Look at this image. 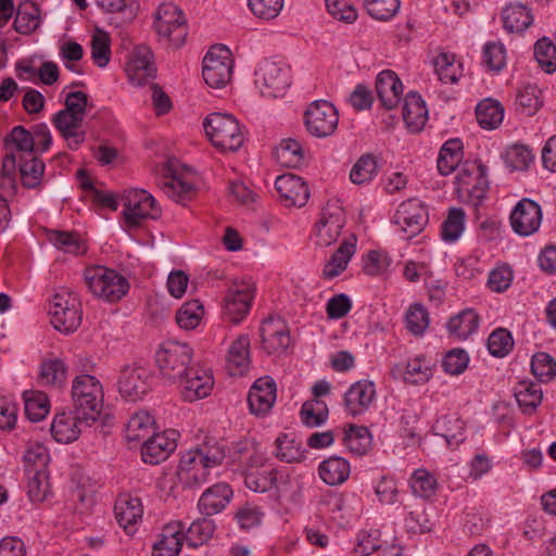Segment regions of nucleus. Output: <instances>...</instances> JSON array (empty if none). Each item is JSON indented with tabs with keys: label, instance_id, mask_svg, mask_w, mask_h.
<instances>
[{
	"label": "nucleus",
	"instance_id": "obj_39",
	"mask_svg": "<svg viewBox=\"0 0 556 556\" xmlns=\"http://www.w3.org/2000/svg\"><path fill=\"white\" fill-rule=\"evenodd\" d=\"M516 401L523 414L532 415L543 399L540 384L531 381H520L515 388Z\"/></svg>",
	"mask_w": 556,
	"mask_h": 556
},
{
	"label": "nucleus",
	"instance_id": "obj_61",
	"mask_svg": "<svg viewBox=\"0 0 556 556\" xmlns=\"http://www.w3.org/2000/svg\"><path fill=\"white\" fill-rule=\"evenodd\" d=\"M215 531V523L212 519L201 518L193 521L186 534L187 542L192 547L206 543Z\"/></svg>",
	"mask_w": 556,
	"mask_h": 556
},
{
	"label": "nucleus",
	"instance_id": "obj_7",
	"mask_svg": "<svg viewBox=\"0 0 556 556\" xmlns=\"http://www.w3.org/2000/svg\"><path fill=\"white\" fill-rule=\"evenodd\" d=\"M254 75V83L264 98L282 97L291 85V67L280 60L264 59Z\"/></svg>",
	"mask_w": 556,
	"mask_h": 556
},
{
	"label": "nucleus",
	"instance_id": "obj_17",
	"mask_svg": "<svg viewBox=\"0 0 556 556\" xmlns=\"http://www.w3.org/2000/svg\"><path fill=\"white\" fill-rule=\"evenodd\" d=\"M177 431L172 429L153 433L142 444V460L147 464L156 465L167 459L177 447Z\"/></svg>",
	"mask_w": 556,
	"mask_h": 556
},
{
	"label": "nucleus",
	"instance_id": "obj_6",
	"mask_svg": "<svg viewBox=\"0 0 556 556\" xmlns=\"http://www.w3.org/2000/svg\"><path fill=\"white\" fill-rule=\"evenodd\" d=\"M488 167L480 162L466 163L456 176L459 199L478 208L486 197L489 180Z\"/></svg>",
	"mask_w": 556,
	"mask_h": 556
},
{
	"label": "nucleus",
	"instance_id": "obj_20",
	"mask_svg": "<svg viewBox=\"0 0 556 556\" xmlns=\"http://www.w3.org/2000/svg\"><path fill=\"white\" fill-rule=\"evenodd\" d=\"M179 382L182 386L181 395L187 402L206 397L214 386L211 372L194 366L189 368V374Z\"/></svg>",
	"mask_w": 556,
	"mask_h": 556
},
{
	"label": "nucleus",
	"instance_id": "obj_27",
	"mask_svg": "<svg viewBox=\"0 0 556 556\" xmlns=\"http://www.w3.org/2000/svg\"><path fill=\"white\" fill-rule=\"evenodd\" d=\"M153 53L144 46L135 49L126 71L131 81L143 85L148 79L155 77V67L152 62Z\"/></svg>",
	"mask_w": 556,
	"mask_h": 556
},
{
	"label": "nucleus",
	"instance_id": "obj_11",
	"mask_svg": "<svg viewBox=\"0 0 556 556\" xmlns=\"http://www.w3.org/2000/svg\"><path fill=\"white\" fill-rule=\"evenodd\" d=\"M49 313L53 327L60 332L71 333L80 326V303L73 294H55L50 303Z\"/></svg>",
	"mask_w": 556,
	"mask_h": 556
},
{
	"label": "nucleus",
	"instance_id": "obj_31",
	"mask_svg": "<svg viewBox=\"0 0 556 556\" xmlns=\"http://www.w3.org/2000/svg\"><path fill=\"white\" fill-rule=\"evenodd\" d=\"M391 374L412 384L424 383L431 377V367L425 357H416L406 364H396Z\"/></svg>",
	"mask_w": 556,
	"mask_h": 556
},
{
	"label": "nucleus",
	"instance_id": "obj_24",
	"mask_svg": "<svg viewBox=\"0 0 556 556\" xmlns=\"http://www.w3.org/2000/svg\"><path fill=\"white\" fill-rule=\"evenodd\" d=\"M262 346L268 354L283 352L290 344V333L281 319L267 318L261 329Z\"/></svg>",
	"mask_w": 556,
	"mask_h": 556
},
{
	"label": "nucleus",
	"instance_id": "obj_32",
	"mask_svg": "<svg viewBox=\"0 0 556 556\" xmlns=\"http://www.w3.org/2000/svg\"><path fill=\"white\" fill-rule=\"evenodd\" d=\"M114 511L119 526L127 528L141 519L143 508L139 497L123 492L115 501Z\"/></svg>",
	"mask_w": 556,
	"mask_h": 556
},
{
	"label": "nucleus",
	"instance_id": "obj_42",
	"mask_svg": "<svg viewBox=\"0 0 556 556\" xmlns=\"http://www.w3.org/2000/svg\"><path fill=\"white\" fill-rule=\"evenodd\" d=\"M274 155L277 162L285 167H300L305 163V152L302 144L292 139H283L276 147Z\"/></svg>",
	"mask_w": 556,
	"mask_h": 556
},
{
	"label": "nucleus",
	"instance_id": "obj_47",
	"mask_svg": "<svg viewBox=\"0 0 556 556\" xmlns=\"http://www.w3.org/2000/svg\"><path fill=\"white\" fill-rule=\"evenodd\" d=\"M96 3L106 13L114 14L118 20L116 24L130 23L139 10L137 0H96Z\"/></svg>",
	"mask_w": 556,
	"mask_h": 556
},
{
	"label": "nucleus",
	"instance_id": "obj_34",
	"mask_svg": "<svg viewBox=\"0 0 556 556\" xmlns=\"http://www.w3.org/2000/svg\"><path fill=\"white\" fill-rule=\"evenodd\" d=\"M228 367L231 375H243L250 367V338L239 336L230 345L228 352Z\"/></svg>",
	"mask_w": 556,
	"mask_h": 556
},
{
	"label": "nucleus",
	"instance_id": "obj_48",
	"mask_svg": "<svg viewBox=\"0 0 556 556\" xmlns=\"http://www.w3.org/2000/svg\"><path fill=\"white\" fill-rule=\"evenodd\" d=\"M371 434L364 426L351 425L343 432V444L355 455H365L371 447Z\"/></svg>",
	"mask_w": 556,
	"mask_h": 556
},
{
	"label": "nucleus",
	"instance_id": "obj_2",
	"mask_svg": "<svg viewBox=\"0 0 556 556\" xmlns=\"http://www.w3.org/2000/svg\"><path fill=\"white\" fill-rule=\"evenodd\" d=\"M104 392L98 378L83 374L72 382L73 406L78 418L97 422L103 408Z\"/></svg>",
	"mask_w": 556,
	"mask_h": 556
},
{
	"label": "nucleus",
	"instance_id": "obj_59",
	"mask_svg": "<svg viewBox=\"0 0 556 556\" xmlns=\"http://www.w3.org/2000/svg\"><path fill=\"white\" fill-rule=\"evenodd\" d=\"M506 49L500 41H489L483 47L482 64L492 72H501L506 65Z\"/></svg>",
	"mask_w": 556,
	"mask_h": 556
},
{
	"label": "nucleus",
	"instance_id": "obj_51",
	"mask_svg": "<svg viewBox=\"0 0 556 556\" xmlns=\"http://www.w3.org/2000/svg\"><path fill=\"white\" fill-rule=\"evenodd\" d=\"M49 240L56 249L65 253L80 255L87 250L80 236L74 231L52 230L49 233Z\"/></svg>",
	"mask_w": 556,
	"mask_h": 556
},
{
	"label": "nucleus",
	"instance_id": "obj_26",
	"mask_svg": "<svg viewBox=\"0 0 556 556\" xmlns=\"http://www.w3.org/2000/svg\"><path fill=\"white\" fill-rule=\"evenodd\" d=\"M83 121L84 117L63 110L55 113L51 119L53 126L66 140L67 147L71 150H77L85 141L86 134L81 130Z\"/></svg>",
	"mask_w": 556,
	"mask_h": 556
},
{
	"label": "nucleus",
	"instance_id": "obj_12",
	"mask_svg": "<svg viewBox=\"0 0 556 556\" xmlns=\"http://www.w3.org/2000/svg\"><path fill=\"white\" fill-rule=\"evenodd\" d=\"M230 50L223 46H213L203 59L202 76L212 88H223L230 80L232 60Z\"/></svg>",
	"mask_w": 556,
	"mask_h": 556
},
{
	"label": "nucleus",
	"instance_id": "obj_49",
	"mask_svg": "<svg viewBox=\"0 0 556 556\" xmlns=\"http://www.w3.org/2000/svg\"><path fill=\"white\" fill-rule=\"evenodd\" d=\"M40 24L39 8L30 1L21 3L17 8L13 26L22 35L35 31Z\"/></svg>",
	"mask_w": 556,
	"mask_h": 556
},
{
	"label": "nucleus",
	"instance_id": "obj_55",
	"mask_svg": "<svg viewBox=\"0 0 556 556\" xmlns=\"http://www.w3.org/2000/svg\"><path fill=\"white\" fill-rule=\"evenodd\" d=\"M203 316V305L198 300H191L181 305L176 313L177 325L186 330L194 329Z\"/></svg>",
	"mask_w": 556,
	"mask_h": 556
},
{
	"label": "nucleus",
	"instance_id": "obj_5",
	"mask_svg": "<svg viewBox=\"0 0 556 556\" xmlns=\"http://www.w3.org/2000/svg\"><path fill=\"white\" fill-rule=\"evenodd\" d=\"M203 128L213 146L220 150L237 151L244 142L239 122L230 114H208L203 122Z\"/></svg>",
	"mask_w": 556,
	"mask_h": 556
},
{
	"label": "nucleus",
	"instance_id": "obj_44",
	"mask_svg": "<svg viewBox=\"0 0 556 556\" xmlns=\"http://www.w3.org/2000/svg\"><path fill=\"white\" fill-rule=\"evenodd\" d=\"M463 157V142L458 138L447 140L440 149L437 167L441 175H450Z\"/></svg>",
	"mask_w": 556,
	"mask_h": 556
},
{
	"label": "nucleus",
	"instance_id": "obj_8",
	"mask_svg": "<svg viewBox=\"0 0 556 556\" xmlns=\"http://www.w3.org/2000/svg\"><path fill=\"white\" fill-rule=\"evenodd\" d=\"M154 28L174 48H180L188 34L184 12L174 3L161 4L155 14Z\"/></svg>",
	"mask_w": 556,
	"mask_h": 556
},
{
	"label": "nucleus",
	"instance_id": "obj_10",
	"mask_svg": "<svg viewBox=\"0 0 556 556\" xmlns=\"http://www.w3.org/2000/svg\"><path fill=\"white\" fill-rule=\"evenodd\" d=\"M339 123V113L336 106L326 100L312 102L304 113V124L307 131L317 138L331 136Z\"/></svg>",
	"mask_w": 556,
	"mask_h": 556
},
{
	"label": "nucleus",
	"instance_id": "obj_62",
	"mask_svg": "<svg viewBox=\"0 0 556 556\" xmlns=\"http://www.w3.org/2000/svg\"><path fill=\"white\" fill-rule=\"evenodd\" d=\"M534 56L540 67L547 74L556 71V46L547 37H543L535 42Z\"/></svg>",
	"mask_w": 556,
	"mask_h": 556
},
{
	"label": "nucleus",
	"instance_id": "obj_16",
	"mask_svg": "<svg viewBox=\"0 0 556 556\" xmlns=\"http://www.w3.org/2000/svg\"><path fill=\"white\" fill-rule=\"evenodd\" d=\"M149 371L142 366L127 365L122 368L117 381L121 396L126 401L136 402L149 391Z\"/></svg>",
	"mask_w": 556,
	"mask_h": 556
},
{
	"label": "nucleus",
	"instance_id": "obj_4",
	"mask_svg": "<svg viewBox=\"0 0 556 556\" xmlns=\"http://www.w3.org/2000/svg\"><path fill=\"white\" fill-rule=\"evenodd\" d=\"M84 279L92 294L111 303L119 301L129 290V282L122 274L104 266L86 268Z\"/></svg>",
	"mask_w": 556,
	"mask_h": 556
},
{
	"label": "nucleus",
	"instance_id": "obj_13",
	"mask_svg": "<svg viewBox=\"0 0 556 556\" xmlns=\"http://www.w3.org/2000/svg\"><path fill=\"white\" fill-rule=\"evenodd\" d=\"M428 220L426 205L417 198L402 202L393 216V223L405 233V239H410L420 233Z\"/></svg>",
	"mask_w": 556,
	"mask_h": 556
},
{
	"label": "nucleus",
	"instance_id": "obj_22",
	"mask_svg": "<svg viewBox=\"0 0 556 556\" xmlns=\"http://www.w3.org/2000/svg\"><path fill=\"white\" fill-rule=\"evenodd\" d=\"M376 396L374 382L359 380L353 383L344 394V406L346 412L356 417L369 409Z\"/></svg>",
	"mask_w": 556,
	"mask_h": 556
},
{
	"label": "nucleus",
	"instance_id": "obj_21",
	"mask_svg": "<svg viewBox=\"0 0 556 556\" xmlns=\"http://www.w3.org/2000/svg\"><path fill=\"white\" fill-rule=\"evenodd\" d=\"M94 421H84L78 418V414L72 413L58 414L51 425V433L55 441L60 443H71L76 441L85 428L93 426Z\"/></svg>",
	"mask_w": 556,
	"mask_h": 556
},
{
	"label": "nucleus",
	"instance_id": "obj_53",
	"mask_svg": "<svg viewBox=\"0 0 556 556\" xmlns=\"http://www.w3.org/2000/svg\"><path fill=\"white\" fill-rule=\"evenodd\" d=\"M434 71L443 84H454L460 76V64L455 63V56L448 53H440L433 60Z\"/></svg>",
	"mask_w": 556,
	"mask_h": 556
},
{
	"label": "nucleus",
	"instance_id": "obj_63",
	"mask_svg": "<svg viewBox=\"0 0 556 556\" xmlns=\"http://www.w3.org/2000/svg\"><path fill=\"white\" fill-rule=\"evenodd\" d=\"M486 345L491 355L504 357L513 350L514 339L507 329L497 328L489 336Z\"/></svg>",
	"mask_w": 556,
	"mask_h": 556
},
{
	"label": "nucleus",
	"instance_id": "obj_37",
	"mask_svg": "<svg viewBox=\"0 0 556 556\" xmlns=\"http://www.w3.org/2000/svg\"><path fill=\"white\" fill-rule=\"evenodd\" d=\"M67 365L61 358L43 359L40 364L39 382L42 386L63 388L67 381Z\"/></svg>",
	"mask_w": 556,
	"mask_h": 556
},
{
	"label": "nucleus",
	"instance_id": "obj_19",
	"mask_svg": "<svg viewBox=\"0 0 556 556\" xmlns=\"http://www.w3.org/2000/svg\"><path fill=\"white\" fill-rule=\"evenodd\" d=\"M275 188L286 206H304L309 198L305 181L294 174H283L277 177Z\"/></svg>",
	"mask_w": 556,
	"mask_h": 556
},
{
	"label": "nucleus",
	"instance_id": "obj_36",
	"mask_svg": "<svg viewBox=\"0 0 556 556\" xmlns=\"http://www.w3.org/2000/svg\"><path fill=\"white\" fill-rule=\"evenodd\" d=\"M479 323V315L473 309L467 308L450 318L446 327L452 336L466 340L478 330Z\"/></svg>",
	"mask_w": 556,
	"mask_h": 556
},
{
	"label": "nucleus",
	"instance_id": "obj_33",
	"mask_svg": "<svg viewBox=\"0 0 556 556\" xmlns=\"http://www.w3.org/2000/svg\"><path fill=\"white\" fill-rule=\"evenodd\" d=\"M155 420L151 414L141 410L135 413L128 420L125 428V437L128 442L139 443L153 435Z\"/></svg>",
	"mask_w": 556,
	"mask_h": 556
},
{
	"label": "nucleus",
	"instance_id": "obj_50",
	"mask_svg": "<svg viewBox=\"0 0 556 556\" xmlns=\"http://www.w3.org/2000/svg\"><path fill=\"white\" fill-rule=\"evenodd\" d=\"M23 399L25 405V415L30 421H40L48 415L50 403L45 392L24 391Z\"/></svg>",
	"mask_w": 556,
	"mask_h": 556
},
{
	"label": "nucleus",
	"instance_id": "obj_43",
	"mask_svg": "<svg viewBox=\"0 0 556 556\" xmlns=\"http://www.w3.org/2000/svg\"><path fill=\"white\" fill-rule=\"evenodd\" d=\"M433 428L448 445H458L465 440V422L455 414L440 417Z\"/></svg>",
	"mask_w": 556,
	"mask_h": 556
},
{
	"label": "nucleus",
	"instance_id": "obj_9",
	"mask_svg": "<svg viewBox=\"0 0 556 556\" xmlns=\"http://www.w3.org/2000/svg\"><path fill=\"white\" fill-rule=\"evenodd\" d=\"M124 204V219L129 228H136L144 219H156L161 216V208L148 191L143 189H130L122 195Z\"/></svg>",
	"mask_w": 556,
	"mask_h": 556
},
{
	"label": "nucleus",
	"instance_id": "obj_15",
	"mask_svg": "<svg viewBox=\"0 0 556 556\" xmlns=\"http://www.w3.org/2000/svg\"><path fill=\"white\" fill-rule=\"evenodd\" d=\"M513 230L522 237L535 233L542 222L541 206L533 200L521 199L509 216Z\"/></svg>",
	"mask_w": 556,
	"mask_h": 556
},
{
	"label": "nucleus",
	"instance_id": "obj_14",
	"mask_svg": "<svg viewBox=\"0 0 556 556\" xmlns=\"http://www.w3.org/2000/svg\"><path fill=\"white\" fill-rule=\"evenodd\" d=\"M253 299L254 288L250 281H235L225 296L224 314L231 323H240L248 315Z\"/></svg>",
	"mask_w": 556,
	"mask_h": 556
},
{
	"label": "nucleus",
	"instance_id": "obj_52",
	"mask_svg": "<svg viewBox=\"0 0 556 556\" xmlns=\"http://www.w3.org/2000/svg\"><path fill=\"white\" fill-rule=\"evenodd\" d=\"M378 174V162L374 154H363L353 165L350 179L355 185L370 182Z\"/></svg>",
	"mask_w": 556,
	"mask_h": 556
},
{
	"label": "nucleus",
	"instance_id": "obj_58",
	"mask_svg": "<svg viewBox=\"0 0 556 556\" xmlns=\"http://www.w3.org/2000/svg\"><path fill=\"white\" fill-rule=\"evenodd\" d=\"M407 330L414 336H422L429 327V313L420 303H414L405 314Z\"/></svg>",
	"mask_w": 556,
	"mask_h": 556
},
{
	"label": "nucleus",
	"instance_id": "obj_57",
	"mask_svg": "<svg viewBox=\"0 0 556 556\" xmlns=\"http://www.w3.org/2000/svg\"><path fill=\"white\" fill-rule=\"evenodd\" d=\"M91 59L99 67H105L111 60V40L106 31L97 29L91 38Z\"/></svg>",
	"mask_w": 556,
	"mask_h": 556
},
{
	"label": "nucleus",
	"instance_id": "obj_38",
	"mask_svg": "<svg viewBox=\"0 0 556 556\" xmlns=\"http://www.w3.org/2000/svg\"><path fill=\"white\" fill-rule=\"evenodd\" d=\"M350 464L346 459L332 456L319 465V476L323 481L331 486L343 483L350 476Z\"/></svg>",
	"mask_w": 556,
	"mask_h": 556
},
{
	"label": "nucleus",
	"instance_id": "obj_18",
	"mask_svg": "<svg viewBox=\"0 0 556 556\" xmlns=\"http://www.w3.org/2000/svg\"><path fill=\"white\" fill-rule=\"evenodd\" d=\"M23 459L24 469L28 478V486H48V450L41 444H35L26 450Z\"/></svg>",
	"mask_w": 556,
	"mask_h": 556
},
{
	"label": "nucleus",
	"instance_id": "obj_25",
	"mask_svg": "<svg viewBox=\"0 0 556 556\" xmlns=\"http://www.w3.org/2000/svg\"><path fill=\"white\" fill-rule=\"evenodd\" d=\"M376 93L386 110L397 108L403 94V84L397 74L391 70L380 72L376 78Z\"/></svg>",
	"mask_w": 556,
	"mask_h": 556
},
{
	"label": "nucleus",
	"instance_id": "obj_3",
	"mask_svg": "<svg viewBox=\"0 0 556 556\" xmlns=\"http://www.w3.org/2000/svg\"><path fill=\"white\" fill-rule=\"evenodd\" d=\"M192 356L189 344L167 340L160 344L154 358L161 377L168 383H176L189 374Z\"/></svg>",
	"mask_w": 556,
	"mask_h": 556
},
{
	"label": "nucleus",
	"instance_id": "obj_23",
	"mask_svg": "<svg viewBox=\"0 0 556 556\" xmlns=\"http://www.w3.org/2000/svg\"><path fill=\"white\" fill-rule=\"evenodd\" d=\"M276 401V383L269 377L258 378L251 387L248 403L252 414L266 415Z\"/></svg>",
	"mask_w": 556,
	"mask_h": 556
},
{
	"label": "nucleus",
	"instance_id": "obj_46",
	"mask_svg": "<svg viewBox=\"0 0 556 556\" xmlns=\"http://www.w3.org/2000/svg\"><path fill=\"white\" fill-rule=\"evenodd\" d=\"M479 125L484 129L497 128L504 118L503 105L493 99H484L476 108Z\"/></svg>",
	"mask_w": 556,
	"mask_h": 556
},
{
	"label": "nucleus",
	"instance_id": "obj_29",
	"mask_svg": "<svg viewBox=\"0 0 556 556\" xmlns=\"http://www.w3.org/2000/svg\"><path fill=\"white\" fill-rule=\"evenodd\" d=\"M357 238L351 235L345 239L336 252L330 256L329 261L325 264L323 269V277L325 279H333L342 274L356 251Z\"/></svg>",
	"mask_w": 556,
	"mask_h": 556
},
{
	"label": "nucleus",
	"instance_id": "obj_56",
	"mask_svg": "<svg viewBox=\"0 0 556 556\" xmlns=\"http://www.w3.org/2000/svg\"><path fill=\"white\" fill-rule=\"evenodd\" d=\"M276 456L286 463L301 462L304 452L293 437L282 433L276 439Z\"/></svg>",
	"mask_w": 556,
	"mask_h": 556
},
{
	"label": "nucleus",
	"instance_id": "obj_28",
	"mask_svg": "<svg viewBox=\"0 0 556 556\" xmlns=\"http://www.w3.org/2000/svg\"><path fill=\"white\" fill-rule=\"evenodd\" d=\"M403 119L412 132L420 131L428 121L426 102L418 92L409 91L404 98Z\"/></svg>",
	"mask_w": 556,
	"mask_h": 556
},
{
	"label": "nucleus",
	"instance_id": "obj_40",
	"mask_svg": "<svg viewBox=\"0 0 556 556\" xmlns=\"http://www.w3.org/2000/svg\"><path fill=\"white\" fill-rule=\"evenodd\" d=\"M504 28L509 33H522L532 23L533 15L523 4H509L502 13Z\"/></svg>",
	"mask_w": 556,
	"mask_h": 556
},
{
	"label": "nucleus",
	"instance_id": "obj_41",
	"mask_svg": "<svg viewBox=\"0 0 556 556\" xmlns=\"http://www.w3.org/2000/svg\"><path fill=\"white\" fill-rule=\"evenodd\" d=\"M46 165L37 156L26 155L18 157V172L22 185L27 189H35L41 185Z\"/></svg>",
	"mask_w": 556,
	"mask_h": 556
},
{
	"label": "nucleus",
	"instance_id": "obj_1",
	"mask_svg": "<svg viewBox=\"0 0 556 556\" xmlns=\"http://www.w3.org/2000/svg\"><path fill=\"white\" fill-rule=\"evenodd\" d=\"M225 457V445L214 437H205L201 443L181 456L179 476L195 484L206 483L212 470L219 467Z\"/></svg>",
	"mask_w": 556,
	"mask_h": 556
},
{
	"label": "nucleus",
	"instance_id": "obj_35",
	"mask_svg": "<svg viewBox=\"0 0 556 556\" xmlns=\"http://www.w3.org/2000/svg\"><path fill=\"white\" fill-rule=\"evenodd\" d=\"M344 219L341 214L323 213L321 218L316 224L315 243L320 247H328L334 242L341 233Z\"/></svg>",
	"mask_w": 556,
	"mask_h": 556
},
{
	"label": "nucleus",
	"instance_id": "obj_54",
	"mask_svg": "<svg viewBox=\"0 0 556 556\" xmlns=\"http://www.w3.org/2000/svg\"><path fill=\"white\" fill-rule=\"evenodd\" d=\"M162 188L168 198L182 205H186L195 193V189L192 184L185 181L177 176H173L170 179L166 180Z\"/></svg>",
	"mask_w": 556,
	"mask_h": 556
},
{
	"label": "nucleus",
	"instance_id": "obj_30",
	"mask_svg": "<svg viewBox=\"0 0 556 556\" xmlns=\"http://www.w3.org/2000/svg\"><path fill=\"white\" fill-rule=\"evenodd\" d=\"M182 523H167L153 545L152 556H178L182 545Z\"/></svg>",
	"mask_w": 556,
	"mask_h": 556
},
{
	"label": "nucleus",
	"instance_id": "obj_45",
	"mask_svg": "<svg viewBox=\"0 0 556 556\" xmlns=\"http://www.w3.org/2000/svg\"><path fill=\"white\" fill-rule=\"evenodd\" d=\"M232 489H205L198 506L205 516H212L222 511L230 502Z\"/></svg>",
	"mask_w": 556,
	"mask_h": 556
},
{
	"label": "nucleus",
	"instance_id": "obj_64",
	"mask_svg": "<svg viewBox=\"0 0 556 556\" xmlns=\"http://www.w3.org/2000/svg\"><path fill=\"white\" fill-rule=\"evenodd\" d=\"M531 371L539 380L548 381L556 376V362L548 353H535L531 359Z\"/></svg>",
	"mask_w": 556,
	"mask_h": 556
},
{
	"label": "nucleus",
	"instance_id": "obj_60",
	"mask_svg": "<svg viewBox=\"0 0 556 556\" xmlns=\"http://www.w3.org/2000/svg\"><path fill=\"white\" fill-rule=\"evenodd\" d=\"M466 214L460 207H452L442 224V238L444 241H456L464 231Z\"/></svg>",
	"mask_w": 556,
	"mask_h": 556
}]
</instances>
